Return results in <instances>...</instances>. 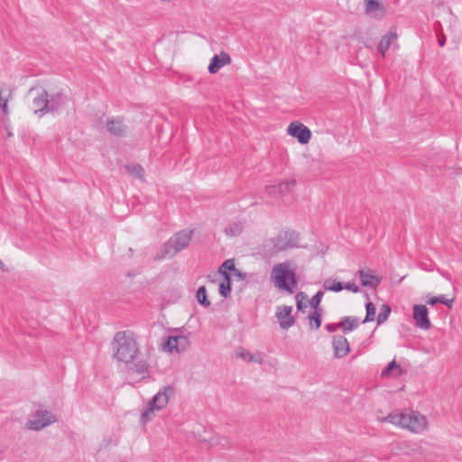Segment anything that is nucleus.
<instances>
[{
    "instance_id": "4468645a",
    "label": "nucleus",
    "mask_w": 462,
    "mask_h": 462,
    "mask_svg": "<svg viewBox=\"0 0 462 462\" xmlns=\"http://www.w3.org/2000/svg\"><path fill=\"white\" fill-rule=\"evenodd\" d=\"M359 276L361 284L364 287H369L371 289H375L382 281V277L377 275L375 272L371 269H361L359 271Z\"/></svg>"
},
{
    "instance_id": "f03ea898",
    "label": "nucleus",
    "mask_w": 462,
    "mask_h": 462,
    "mask_svg": "<svg viewBox=\"0 0 462 462\" xmlns=\"http://www.w3.org/2000/svg\"><path fill=\"white\" fill-rule=\"evenodd\" d=\"M271 282L278 290L292 293L298 283L294 263L285 261L274 264L271 272Z\"/></svg>"
},
{
    "instance_id": "393cba45",
    "label": "nucleus",
    "mask_w": 462,
    "mask_h": 462,
    "mask_svg": "<svg viewBox=\"0 0 462 462\" xmlns=\"http://www.w3.org/2000/svg\"><path fill=\"white\" fill-rule=\"evenodd\" d=\"M321 312L322 310H314L308 316V319H310V326L315 329L319 328L321 326Z\"/></svg>"
},
{
    "instance_id": "2eb2a0df",
    "label": "nucleus",
    "mask_w": 462,
    "mask_h": 462,
    "mask_svg": "<svg viewBox=\"0 0 462 462\" xmlns=\"http://www.w3.org/2000/svg\"><path fill=\"white\" fill-rule=\"evenodd\" d=\"M129 377L136 375V380L144 379L149 376V365L144 359L138 360L133 366L128 367L126 371Z\"/></svg>"
},
{
    "instance_id": "2f4dec72",
    "label": "nucleus",
    "mask_w": 462,
    "mask_h": 462,
    "mask_svg": "<svg viewBox=\"0 0 462 462\" xmlns=\"http://www.w3.org/2000/svg\"><path fill=\"white\" fill-rule=\"evenodd\" d=\"M227 272L236 273L237 269L235 267L234 261L232 259L226 260L219 267V273L226 277V275H229Z\"/></svg>"
},
{
    "instance_id": "e433bc0d",
    "label": "nucleus",
    "mask_w": 462,
    "mask_h": 462,
    "mask_svg": "<svg viewBox=\"0 0 462 462\" xmlns=\"http://www.w3.org/2000/svg\"><path fill=\"white\" fill-rule=\"evenodd\" d=\"M324 295L323 291H319L311 299L309 300L310 305L313 310H321L319 304Z\"/></svg>"
},
{
    "instance_id": "4be33fe9",
    "label": "nucleus",
    "mask_w": 462,
    "mask_h": 462,
    "mask_svg": "<svg viewBox=\"0 0 462 462\" xmlns=\"http://www.w3.org/2000/svg\"><path fill=\"white\" fill-rule=\"evenodd\" d=\"M12 97V89L5 85H2L0 88V108L4 114H8V100Z\"/></svg>"
},
{
    "instance_id": "c9c22d12",
    "label": "nucleus",
    "mask_w": 462,
    "mask_h": 462,
    "mask_svg": "<svg viewBox=\"0 0 462 462\" xmlns=\"http://www.w3.org/2000/svg\"><path fill=\"white\" fill-rule=\"evenodd\" d=\"M366 315L363 323L373 321L375 318V306L372 302H367L365 304Z\"/></svg>"
},
{
    "instance_id": "aec40b11",
    "label": "nucleus",
    "mask_w": 462,
    "mask_h": 462,
    "mask_svg": "<svg viewBox=\"0 0 462 462\" xmlns=\"http://www.w3.org/2000/svg\"><path fill=\"white\" fill-rule=\"evenodd\" d=\"M65 100L66 97L60 93L51 96L48 94L47 114L56 112L64 105Z\"/></svg>"
},
{
    "instance_id": "f257e3e1",
    "label": "nucleus",
    "mask_w": 462,
    "mask_h": 462,
    "mask_svg": "<svg viewBox=\"0 0 462 462\" xmlns=\"http://www.w3.org/2000/svg\"><path fill=\"white\" fill-rule=\"evenodd\" d=\"M114 357L125 365L132 363L139 353V346L129 331L117 332L113 339Z\"/></svg>"
},
{
    "instance_id": "7ed1b4c3",
    "label": "nucleus",
    "mask_w": 462,
    "mask_h": 462,
    "mask_svg": "<svg viewBox=\"0 0 462 462\" xmlns=\"http://www.w3.org/2000/svg\"><path fill=\"white\" fill-rule=\"evenodd\" d=\"M384 420L413 433H420L427 427L426 417L415 411L390 413Z\"/></svg>"
},
{
    "instance_id": "6e6552de",
    "label": "nucleus",
    "mask_w": 462,
    "mask_h": 462,
    "mask_svg": "<svg viewBox=\"0 0 462 462\" xmlns=\"http://www.w3.org/2000/svg\"><path fill=\"white\" fill-rule=\"evenodd\" d=\"M190 345L189 336L183 334H177L168 337L164 347L168 352L180 353L188 349Z\"/></svg>"
},
{
    "instance_id": "1a4fd4ad",
    "label": "nucleus",
    "mask_w": 462,
    "mask_h": 462,
    "mask_svg": "<svg viewBox=\"0 0 462 462\" xmlns=\"http://www.w3.org/2000/svg\"><path fill=\"white\" fill-rule=\"evenodd\" d=\"M288 134L298 139L299 143L301 144H306L309 143L311 137L310 130L301 123L292 122L288 126Z\"/></svg>"
},
{
    "instance_id": "f704fd0d",
    "label": "nucleus",
    "mask_w": 462,
    "mask_h": 462,
    "mask_svg": "<svg viewBox=\"0 0 462 462\" xmlns=\"http://www.w3.org/2000/svg\"><path fill=\"white\" fill-rule=\"evenodd\" d=\"M390 313H391V308L386 305V304H383L380 310V312L377 316V319H376V322L378 325H381L383 324V322H385L387 320V319L389 318L390 316Z\"/></svg>"
},
{
    "instance_id": "7c9ffc66",
    "label": "nucleus",
    "mask_w": 462,
    "mask_h": 462,
    "mask_svg": "<svg viewBox=\"0 0 462 462\" xmlns=\"http://www.w3.org/2000/svg\"><path fill=\"white\" fill-rule=\"evenodd\" d=\"M196 298H197L198 302L200 305H202L203 307L208 308L211 304L210 301L208 299L207 291H206V288L204 286H200L198 289L197 294H196Z\"/></svg>"
},
{
    "instance_id": "f8f14e48",
    "label": "nucleus",
    "mask_w": 462,
    "mask_h": 462,
    "mask_svg": "<svg viewBox=\"0 0 462 462\" xmlns=\"http://www.w3.org/2000/svg\"><path fill=\"white\" fill-rule=\"evenodd\" d=\"M365 13L372 18L382 19L386 14V9L378 0H365Z\"/></svg>"
},
{
    "instance_id": "72a5a7b5",
    "label": "nucleus",
    "mask_w": 462,
    "mask_h": 462,
    "mask_svg": "<svg viewBox=\"0 0 462 462\" xmlns=\"http://www.w3.org/2000/svg\"><path fill=\"white\" fill-rule=\"evenodd\" d=\"M426 302L431 306H433L437 303H441L448 307H451L453 300H448L443 295H440V296H437V297H430Z\"/></svg>"
},
{
    "instance_id": "5701e85b",
    "label": "nucleus",
    "mask_w": 462,
    "mask_h": 462,
    "mask_svg": "<svg viewBox=\"0 0 462 462\" xmlns=\"http://www.w3.org/2000/svg\"><path fill=\"white\" fill-rule=\"evenodd\" d=\"M358 319L352 317H344L339 322V326L344 333H347L354 330L358 326Z\"/></svg>"
},
{
    "instance_id": "0eeeda50",
    "label": "nucleus",
    "mask_w": 462,
    "mask_h": 462,
    "mask_svg": "<svg viewBox=\"0 0 462 462\" xmlns=\"http://www.w3.org/2000/svg\"><path fill=\"white\" fill-rule=\"evenodd\" d=\"M56 421V417L49 411L39 410L27 421V428L32 430H41Z\"/></svg>"
},
{
    "instance_id": "412c9836",
    "label": "nucleus",
    "mask_w": 462,
    "mask_h": 462,
    "mask_svg": "<svg viewBox=\"0 0 462 462\" xmlns=\"http://www.w3.org/2000/svg\"><path fill=\"white\" fill-rule=\"evenodd\" d=\"M106 130L114 135H124L126 127L120 118H112L106 123Z\"/></svg>"
},
{
    "instance_id": "79ce46f5",
    "label": "nucleus",
    "mask_w": 462,
    "mask_h": 462,
    "mask_svg": "<svg viewBox=\"0 0 462 462\" xmlns=\"http://www.w3.org/2000/svg\"><path fill=\"white\" fill-rule=\"evenodd\" d=\"M3 267V263L0 261V269Z\"/></svg>"
},
{
    "instance_id": "39448f33",
    "label": "nucleus",
    "mask_w": 462,
    "mask_h": 462,
    "mask_svg": "<svg viewBox=\"0 0 462 462\" xmlns=\"http://www.w3.org/2000/svg\"><path fill=\"white\" fill-rule=\"evenodd\" d=\"M193 231L189 229L181 230L171 236L164 245L159 259L172 258L179 252L185 249L190 243Z\"/></svg>"
},
{
    "instance_id": "dca6fc26",
    "label": "nucleus",
    "mask_w": 462,
    "mask_h": 462,
    "mask_svg": "<svg viewBox=\"0 0 462 462\" xmlns=\"http://www.w3.org/2000/svg\"><path fill=\"white\" fill-rule=\"evenodd\" d=\"M231 58L229 54L225 51L220 52L219 54H216L210 60L208 65V71L211 74H216L221 68L226 65L230 64Z\"/></svg>"
},
{
    "instance_id": "bb28decb",
    "label": "nucleus",
    "mask_w": 462,
    "mask_h": 462,
    "mask_svg": "<svg viewBox=\"0 0 462 462\" xmlns=\"http://www.w3.org/2000/svg\"><path fill=\"white\" fill-rule=\"evenodd\" d=\"M231 291L232 289L230 276L226 275V277H224V280L219 284V293L222 297L227 298L230 296Z\"/></svg>"
},
{
    "instance_id": "a211bd4d",
    "label": "nucleus",
    "mask_w": 462,
    "mask_h": 462,
    "mask_svg": "<svg viewBox=\"0 0 462 462\" xmlns=\"http://www.w3.org/2000/svg\"><path fill=\"white\" fill-rule=\"evenodd\" d=\"M32 104L35 107V114H40V116L47 114L48 92L42 89L38 95L33 97Z\"/></svg>"
},
{
    "instance_id": "473e14b6",
    "label": "nucleus",
    "mask_w": 462,
    "mask_h": 462,
    "mask_svg": "<svg viewBox=\"0 0 462 462\" xmlns=\"http://www.w3.org/2000/svg\"><path fill=\"white\" fill-rule=\"evenodd\" d=\"M242 230H243L242 223L236 222V223L231 224L229 226H227L225 229V233L227 236H239L241 234Z\"/></svg>"
},
{
    "instance_id": "9b49d317",
    "label": "nucleus",
    "mask_w": 462,
    "mask_h": 462,
    "mask_svg": "<svg viewBox=\"0 0 462 462\" xmlns=\"http://www.w3.org/2000/svg\"><path fill=\"white\" fill-rule=\"evenodd\" d=\"M428 313V309L425 305L413 306V319L418 328L424 330H428L430 328Z\"/></svg>"
},
{
    "instance_id": "ea45409f",
    "label": "nucleus",
    "mask_w": 462,
    "mask_h": 462,
    "mask_svg": "<svg viewBox=\"0 0 462 462\" xmlns=\"http://www.w3.org/2000/svg\"><path fill=\"white\" fill-rule=\"evenodd\" d=\"M235 275L238 276L240 279H244L245 274L242 273L240 271L237 270L236 273H234Z\"/></svg>"
},
{
    "instance_id": "ddd939ff",
    "label": "nucleus",
    "mask_w": 462,
    "mask_h": 462,
    "mask_svg": "<svg viewBox=\"0 0 462 462\" xmlns=\"http://www.w3.org/2000/svg\"><path fill=\"white\" fill-rule=\"evenodd\" d=\"M296 184L295 180H285L278 185H272L266 187V192L274 198H280L288 194L294 188Z\"/></svg>"
},
{
    "instance_id": "cd10ccee",
    "label": "nucleus",
    "mask_w": 462,
    "mask_h": 462,
    "mask_svg": "<svg viewBox=\"0 0 462 462\" xmlns=\"http://www.w3.org/2000/svg\"><path fill=\"white\" fill-rule=\"evenodd\" d=\"M127 172L134 178L143 179L144 169L139 164H129L125 167Z\"/></svg>"
},
{
    "instance_id": "b1692460",
    "label": "nucleus",
    "mask_w": 462,
    "mask_h": 462,
    "mask_svg": "<svg viewBox=\"0 0 462 462\" xmlns=\"http://www.w3.org/2000/svg\"><path fill=\"white\" fill-rule=\"evenodd\" d=\"M237 356L246 362H254L258 364L263 363V359L260 354L254 355L244 348H240Z\"/></svg>"
},
{
    "instance_id": "a19ab883",
    "label": "nucleus",
    "mask_w": 462,
    "mask_h": 462,
    "mask_svg": "<svg viewBox=\"0 0 462 462\" xmlns=\"http://www.w3.org/2000/svg\"><path fill=\"white\" fill-rule=\"evenodd\" d=\"M444 43H445V40L444 39L443 40H439V44L440 46H444Z\"/></svg>"
},
{
    "instance_id": "20e7f679",
    "label": "nucleus",
    "mask_w": 462,
    "mask_h": 462,
    "mask_svg": "<svg viewBox=\"0 0 462 462\" xmlns=\"http://www.w3.org/2000/svg\"><path fill=\"white\" fill-rule=\"evenodd\" d=\"M175 394V388L172 385H165L161 388L157 393L148 402L145 409L143 410L141 420L146 423L153 417L156 411L164 409L169 401Z\"/></svg>"
},
{
    "instance_id": "a878e982",
    "label": "nucleus",
    "mask_w": 462,
    "mask_h": 462,
    "mask_svg": "<svg viewBox=\"0 0 462 462\" xmlns=\"http://www.w3.org/2000/svg\"><path fill=\"white\" fill-rule=\"evenodd\" d=\"M323 288L325 291L338 292L344 289V285L336 280L328 279L323 282Z\"/></svg>"
},
{
    "instance_id": "c756f323",
    "label": "nucleus",
    "mask_w": 462,
    "mask_h": 462,
    "mask_svg": "<svg viewBox=\"0 0 462 462\" xmlns=\"http://www.w3.org/2000/svg\"><path fill=\"white\" fill-rule=\"evenodd\" d=\"M295 299L298 310L304 312L310 304L307 295L300 291L296 294Z\"/></svg>"
},
{
    "instance_id": "f3484780",
    "label": "nucleus",
    "mask_w": 462,
    "mask_h": 462,
    "mask_svg": "<svg viewBox=\"0 0 462 462\" xmlns=\"http://www.w3.org/2000/svg\"><path fill=\"white\" fill-rule=\"evenodd\" d=\"M334 356L337 358L346 356L349 352V344L344 336H335L332 341Z\"/></svg>"
},
{
    "instance_id": "9d476101",
    "label": "nucleus",
    "mask_w": 462,
    "mask_h": 462,
    "mask_svg": "<svg viewBox=\"0 0 462 462\" xmlns=\"http://www.w3.org/2000/svg\"><path fill=\"white\" fill-rule=\"evenodd\" d=\"M291 312L292 307L291 306L283 305L277 308L275 316L282 329H288L294 324L295 320Z\"/></svg>"
},
{
    "instance_id": "6ab92c4d",
    "label": "nucleus",
    "mask_w": 462,
    "mask_h": 462,
    "mask_svg": "<svg viewBox=\"0 0 462 462\" xmlns=\"http://www.w3.org/2000/svg\"><path fill=\"white\" fill-rule=\"evenodd\" d=\"M398 35L395 32L390 31L385 35H383L379 42L378 51L382 54L383 57L385 56L386 51L390 48L391 45L394 44L397 42Z\"/></svg>"
},
{
    "instance_id": "423d86ee",
    "label": "nucleus",
    "mask_w": 462,
    "mask_h": 462,
    "mask_svg": "<svg viewBox=\"0 0 462 462\" xmlns=\"http://www.w3.org/2000/svg\"><path fill=\"white\" fill-rule=\"evenodd\" d=\"M273 251L274 254L296 247L298 245V235L294 231H281L272 240Z\"/></svg>"
},
{
    "instance_id": "58836bf2",
    "label": "nucleus",
    "mask_w": 462,
    "mask_h": 462,
    "mask_svg": "<svg viewBox=\"0 0 462 462\" xmlns=\"http://www.w3.org/2000/svg\"><path fill=\"white\" fill-rule=\"evenodd\" d=\"M325 328L328 332L332 333V332H335L337 329V328H340V326H339V323L338 324L330 323V324H327Z\"/></svg>"
},
{
    "instance_id": "c85d7f7f",
    "label": "nucleus",
    "mask_w": 462,
    "mask_h": 462,
    "mask_svg": "<svg viewBox=\"0 0 462 462\" xmlns=\"http://www.w3.org/2000/svg\"><path fill=\"white\" fill-rule=\"evenodd\" d=\"M391 372H393L395 376L402 374V367L396 364L394 359L382 371L381 375L382 377H386Z\"/></svg>"
},
{
    "instance_id": "4c0bfd02",
    "label": "nucleus",
    "mask_w": 462,
    "mask_h": 462,
    "mask_svg": "<svg viewBox=\"0 0 462 462\" xmlns=\"http://www.w3.org/2000/svg\"><path fill=\"white\" fill-rule=\"evenodd\" d=\"M344 289L352 292H357L359 291L358 286H356L354 282H347L346 285H344Z\"/></svg>"
}]
</instances>
